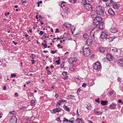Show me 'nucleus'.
<instances>
[{
    "instance_id": "nucleus-1",
    "label": "nucleus",
    "mask_w": 123,
    "mask_h": 123,
    "mask_svg": "<svg viewBox=\"0 0 123 123\" xmlns=\"http://www.w3.org/2000/svg\"><path fill=\"white\" fill-rule=\"evenodd\" d=\"M103 9L104 7L102 6H96V8L98 14L102 16H103L105 15Z\"/></svg>"
},
{
    "instance_id": "nucleus-2",
    "label": "nucleus",
    "mask_w": 123,
    "mask_h": 123,
    "mask_svg": "<svg viewBox=\"0 0 123 123\" xmlns=\"http://www.w3.org/2000/svg\"><path fill=\"white\" fill-rule=\"evenodd\" d=\"M101 67L100 63L98 62L95 63L93 65L94 71L98 72L101 69Z\"/></svg>"
},
{
    "instance_id": "nucleus-3",
    "label": "nucleus",
    "mask_w": 123,
    "mask_h": 123,
    "mask_svg": "<svg viewBox=\"0 0 123 123\" xmlns=\"http://www.w3.org/2000/svg\"><path fill=\"white\" fill-rule=\"evenodd\" d=\"M109 35L108 33L106 31H103L100 35V37L102 39L106 38Z\"/></svg>"
},
{
    "instance_id": "nucleus-4",
    "label": "nucleus",
    "mask_w": 123,
    "mask_h": 123,
    "mask_svg": "<svg viewBox=\"0 0 123 123\" xmlns=\"http://www.w3.org/2000/svg\"><path fill=\"white\" fill-rule=\"evenodd\" d=\"M91 53L89 48H87L84 50V52L83 55L85 56H88Z\"/></svg>"
},
{
    "instance_id": "nucleus-5",
    "label": "nucleus",
    "mask_w": 123,
    "mask_h": 123,
    "mask_svg": "<svg viewBox=\"0 0 123 123\" xmlns=\"http://www.w3.org/2000/svg\"><path fill=\"white\" fill-rule=\"evenodd\" d=\"M18 119L16 116H12L10 120V123H16Z\"/></svg>"
},
{
    "instance_id": "nucleus-6",
    "label": "nucleus",
    "mask_w": 123,
    "mask_h": 123,
    "mask_svg": "<svg viewBox=\"0 0 123 123\" xmlns=\"http://www.w3.org/2000/svg\"><path fill=\"white\" fill-rule=\"evenodd\" d=\"M68 62L70 64L73 63L74 62H76L77 61V59L76 57H70L68 59Z\"/></svg>"
},
{
    "instance_id": "nucleus-7",
    "label": "nucleus",
    "mask_w": 123,
    "mask_h": 123,
    "mask_svg": "<svg viewBox=\"0 0 123 123\" xmlns=\"http://www.w3.org/2000/svg\"><path fill=\"white\" fill-rule=\"evenodd\" d=\"M85 8L88 11H92V6L90 4V3L87 4L85 6Z\"/></svg>"
},
{
    "instance_id": "nucleus-8",
    "label": "nucleus",
    "mask_w": 123,
    "mask_h": 123,
    "mask_svg": "<svg viewBox=\"0 0 123 123\" xmlns=\"http://www.w3.org/2000/svg\"><path fill=\"white\" fill-rule=\"evenodd\" d=\"M67 73V72L65 71H63L62 73V75H63L62 77L64 80H67L68 78V76L66 75Z\"/></svg>"
},
{
    "instance_id": "nucleus-9",
    "label": "nucleus",
    "mask_w": 123,
    "mask_h": 123,
    "mask_svg": "<svg viewBox=\"0 0 123 123\" xmlns=\"http://www.w3.org/2000/svg\"><path fill=\"white\" fill-rule=\"evenodd\" d=\"M93 31H92L91 32L90 35L92 38H94L96 34L99 33V31H94V32Z\"/></svg>"
},
{
    "instance_id": "nucleus-10",
    "label": "nucleus",
    "mask_w": 123,
    "mask_h": 123,
    "mask_svg": "<svg viewBox=\"0 0 123 123\" xmlns=\"http://www.w3.org/2000/svg\"><path fill=\"white\" fill-rule=\"evenodd\" d=\"M62 109L61 108H56L53 109V112H51L52 113H55L57 112H59L61 111Z\"/></svg>"
},
{
    "instance_id": "nucleus-11",
    "label": "nucleus",
    "mask_w": 123,
    "mask_h": 123,
    "mask_svg": "<svg viewBox=\"0 0 123 123\" xmlns=\"http://www.w3.org/2000/svg\"><path fill=\"white\" fill-rule=\"evenodd\" d=\"M67 100L62 99L58 101L57 102V104L59 105L60 106L62 105L63 103L67 102Z\"/></svg>"
},
{
    "instance_id": "nucleus-12",
    "label": "nucleus",
    "mask_w": 123,
    "mask_h": 123,
    "mask_svg": "<svg viewBox=\"0 0 123 123\" xmlns=\"http://www.w3.org/2000/svg\"><path fill=\"white\" fill-rule=\"evenodd\" d=\"M109 31L111 33H115L118 31V30L117 28L114 27L111 28L110 29Z\"/></svg>"
},
{
    "instance_id": "nucleus-13",
    "label": "nucleus",
    "mask_w": 123,
    "mask_h": 123,
    "mask_svg": "<svg viewBox=\"0 0 123 123\" xmlns=\"http://www.w3.org/2000/svg\"><path fill=\"white\" fill-rule=\"evenodd\" d=\"M117 63L120 66H123V58H121L117 61Z\"/></svg>"
},
{
    "instance_id": "nucleus-14",
    "label": "nucleus",
    "mask_w": 123,
    "mask_h": 123,
    "mask_svg": "<svg viewBox=\"0 0 123 123\" xmlns=\"http://www.w3.org/2000/svg\"><path fill=\"white\" fill-rule=\"evenodd\" d=\"M98 14L97 12H96L94 11H92V12L91 13V16L92 18H95L97 16V14Z\"/></svg>"
},
{
    "instance_id": "nucleus-15",
    "label": "nucleus",
    "mask_w": 123,
    "mask_h": 123,
    "mask_svg": "<svg viewBox=\"0 0 123 123\" xmlns=\"http://www.w3.org/2000/svg\"><path fill=\"white\" fill-rule=\"evenodd\" d=\"M113 8L115 9H118L119 8V5L117 3H115L112 4Z\"/></svg>"
},
{
    "instance_id": "nucleus-16",
    "label": "nucleus",
    "mask_w": 123,
    "mask_h": 123,
    "mask_svg": "<svg viewBox=\"0 0 123 123\" xmlns=\"http://www.w3.org/2000/svg\"><path fill=\"white\" fill-rule=\"evenodd\" d=\"M106 58L109 61H111L113 60L112 56L109 53L107 54Z\"/></svg>"
},
{
    "instance_id": "nucleus-17",
    "label": "nucleus",
    "mask_w": 123,
    "mask_h": 123,
    "mask_svg": "<svg viewBox=\"0 0 123 123\" xmlns=\"http://www.w3.org/2000/svg\"><path fill=\"white\" fill-rule=\"evenodd\" d=\"M86 43L89 46H91L92 43V40L91 39H88L87 40L86 42Z\"/></svg>"
},
{
    "instance_id": "nucleus-18",
    "label": "nucleus",
    "mask_w": 123,
    "mask_h": 123,
    "mask_svg": "<svg viewBox=\"0 0 123 123\" xmlns=\"http://www.w3.org/2000/svg\"><path fill=\"white\" fill-rule=\"evenodd\" d=\"M117 106V104L114 103H112L110 105V107L111 109H115Z\"/></svg>"
},
{
    "instance_id": "nucleus-19",
    "label": "nucleus",
    "mask_w": 123,
    "mask_h": 123,
    "mask_svg": "<svg viewBox=\"0 0 123 123\" xmlns=\"http://www.w3.org/2000/svg\"><path fill=\"white\" fill-rule=\"evenodd\" d=\"M108 13L110 15H114L115 14V12L112 9H110L108 10Z\"/></svg>"
},
{
    "instance_id": "nucleus-20",
    "label": "nucleus",
    "mask_w": 123,
    "mask_h": 123,
    "mask_svg": "<svg viewBox=\"0 0 123 123\" xmlns=\"http://www.w3.org/2000/svg\"><path fill=\"white\" fill-rule=\"evenodd\" d=\"M105 28V24L103 22H101L99 24V29L103 30Z\"/></svg>"
},
{
    "instance_id": "nucleus-21",
    "label": "nucleus",
    "mask_w": 123,
    "mask_h": 123,
    "mask_svg": "<svg viewBox=\"0 0 123 123\" xmlns=\"http://www.w3.org/2000/svg\"><path fill=\"white\" fill-rule=\"evenodd\" d=\"M93 20H95L96 21L98 22L99 23L101 21L102 19L101 17L97 16Z\"/></svg>"
},
{
    "instance_id": "nucleus-22",
    "label": "nucleus",
    "mask_w": 123,
    "mask_h": 123,
    "mask_svg": "<svg viewBox=\"0 0 123 123\" xmlns=\"http://www.w3.org/2000/svg\"><path fill=\"white\" fill-rule=\"evenodd\" d=\"M64 25L66 28L70 27L71 26V24L68 22L65 23L64 24Z\"/></svg>"
},
{
    "instance_id": "nucleus-23",
    "label": "nucleus",
    "mask_w": 123,
    "mask_h": 123,
    "mask_svg": "<svg viewBox=\"0 0 123 123\" xmlns=\"http://www.w3.org/2000/svg\"><path fill=\"white\" fill-rule=\"evenodd\" d=\"M106 40L109 42H111L113 41V38L112 37H110L108 35L106 38Z\"/></svg>"
},
{
    "instance_id": "nucleus-24",
    "label": "nucleus",
    "mask_w": 123,
    "mask_h": 123,
    "mask_svg": "<svg viewBox=\"0 0 123 123\" xmlns=\"http://www.w3.org/2000/svg\"><path fill=\"white\" fill-rule=\"evenodd\" d=\"M76 121L77 123H84V122L81 119L78 118L76 119Z\"/></svg>"
},
{
    "instance_id": "nucleus-25",
    "label": "nucleus",
    "mask_w": 123,
    "mask_h": 123,
    "mask_svg": "<svg viewBox=\"0 0 123 123\" xmlns=\"http://www.w3.org/2000/svg\"><path fill=\"white\" fill-rule=\"evenodd\" d=\"M70 36L69 34L67 33H65L63 35L64 38H67V39H69V37Z\"/></svg>"
},
{
    "instance_id": "nucleus-26",
    "label": "nucleus",
    "mask_w": 123,
    "mask_h": 123,
    "mask_svg": "<svg viewBox=\"0 0 123 123\" xmlns=\"http://www.w3.org/2000/svg\"><path fill=\"white\" fill-rule=\"evenodd\" d=\"M105 49L106 48L105 47H101L99 48V50L100 52L104 53L105 52V51H106Z\"/></svg>"
},
{
    "instance_id": "nucleus-27",
    "label": "nucleus",
    "mask_w": 123,
    "mask_h": 123,
    "mask_svg": "<svg viewBox=\"0 0 123 123\" xmlns=\"http://www.w3.org/2000/svg\"><path fill=\"white\" fill-rule=\"evenodd\" d=\"M86 108L88 110H91L92 107L91 105L90 104H88L87 106L86 107Z\"/></svg>"
},
{
    "instance_id": "nucleus-28",
    "label": "nucleus",
    "mask_w": 123,
    "mask_h": 123,
    "mask_svg": "<svg viewBox=\"0 0 123 123\" xmlns=\"http://www.w3.org/2000/svg\"><path fill=\"white\" fill-rule=\"evenodd\" d=\"M108 102L106 101L102 100L101 102V104L102 105H105L107 104Z\"/></svg>"
},
{
    "instance_id": "nucleus-29",
    "label": "nucleus",
    "mask_w": 123,
    "mask_h": 123,
    "mask_svg": "<svg viewBox=\"0 0 123 123\" xmlns=\"http://www.w3.org/2000/svg\"><path fill=\"white\" fill-rule=\"evenodd\" d=\"M99 23L98 22L96 21L95 20H93V24L94 26H97L99 24Z\"/></svg>"
},
{
    "instance_id": "nucleus-30",
    "label": "nucleus",
    "mask_w": 123,
    "mask_h": 123,
    "mask_svg": "<svg viewBox=\"0 0 123 123\" xmlns=\"http://www.w3.org/2000/svg\"><path fill=\"white\" fill-rule=\"evenodd\" d=\"M83 37L85 40L89 38V36L86 34H84L83 35Z\"/></svg>"
},
{
    "instance_id": "nucleus-31",
    "label": "nucleus",
    "mask_w": 123,
    "mask_h": 123,
    "mask_svg": "<svg viewBox=\"0 0 123 123\" xmlns=\"http://www.w3.org/2000/svg\"><path fill=\"white\" fill-rule=\"evenodd\" d=\"M68 98L71 99H74L75 98V96L73 95H68L67 96Z\"/></svg>"
},
{
    "instance_id": "nucleus-32",
    "label": "nucleus",
    "mask_w": 123,
    "mask_h": 123,
    "mask_svg": "<svg viewBox=\"0 0 123 123\" xmlns=\"http://www.w3.org/2000/svg\"><path fill=\"white\" fill-rule=\"evenodd\" d=\"M84 48L83 47H81L80 49V53L82 55H83L84 52V50H83Z\"/></svg>"
},
{
    "instance_id": "nucleus-33",
    "label": "nucleus",
    "mask_w": 123,
    "mask_h": 123,
    "mask_svg": "<svg viewBox=\"0 0 123 123\" xmlns=\"http://www.w3.org/2000/svg\"><path fill=\"white\" fill-rule=\"evenodd\" d=\"M63 108L66 111H69L70 110L69 109V108L66 105H64L63 106Z\"/></svg>"
},
{
    "instance_id": "nucleus-34",
    "label": "nucleus",
    "mask_w": 123,
    "mask_h": 123,
    "mask_svg": "<svg viewBox=\"0 0 123 123\" xmlns=\"http://www.w3.org/2000/svg\"><path fill=\"white\" fill-rule=\"evenodd\" d=\"M96 115H101L102 114V112L100 111H96L95 112Z\"/></svg>"
},
{
    "instance_id": "nucleus-35",
    "label": "nucleus",
    "mask_w": 123,
    "mask_h": 123,
    "mask_svg": "<svg viewBox=\"0 0 123 123\" xmlns=\"http://www.w3.org/2000/svg\"><path fill=\"white\" fill-rule=\"evenodd\" d=\"M66 2L64 1H63L61 4V7L63 8V7H64L66 5Z\"/></svg>"
},
{
    "instance_id": "nucleus-36",
    "label": "nucleus",
    "mask_w": 123,
    "mask_h": 123,
    "mask_svg": "<svg viewBox=\"0 0 123 123\" xmlns=\"http://www.w3.org/2000/svg\"><path fill=\"white\" fill-rule=\"evenodd\" d=\"M99 28L97 27H94L92 30V31H99Z\"/></svg>"
},
{
    "instance_id": "nucleus-37",
    "label": "nucleus",
    "mask_w": 123,
    "mask_h": 123,
    "mask_svg": "<svg viewBox=\"0 0 123 123\" xmlns=\"http://www.w3.org/2000/svg\"><path fill=\"white\" fill-rule=\"evenodd\" d=\"M9 113L11 115H15L16 114V112L15 111H10L9 112Z\"/></svg>"
},
{
    "instance_id": "nucleus-38",
    "label": "nucleus",
    "mask_w": 123,
    "mask_h": 123,
    "mask_svg": "<svg viewBox=\"0 0 123 123\" xmlns=\"http://www.w3.org/2000/svg\"><path fill=\"white\" fill-rule=\"evenodd\" d=\"M112 51L114 52H117L118 51V50L117 49L114 48L113 49H111Z\"/></svg>"
},
{
    "instance_id": "nucleus-39",
    "label": "nucleus",
    "mask_w": 123,
    "mask_h": 123,
    "mask_svg": "<svg viewBox=\"0 0 123 123\" xmlns=\"http://www.w3.org/2000/svg\"><path fill=\"white\" fill-rule=\"evenodd\" d=\"M35 101L34 100H32L31 102V105L32 106H34L35 105Z\"/></svg>"
},
{
    "instance_id": "nucleus-40",
    "label": "nucleus",
    "mask_w": 123,
    "mask_h": 123,
    "mask_svg": "<svg viewBox=\"0 0 123 123\" xmlns=\"http://www.w3.org/2000/svg\"><path fill=\"white\" fill-rule=\"evenodd\" d=\"M69 120H68V119H66V118H63V123H65V122H69Z\"/></svg>"
},
{
    "instance_id": "nucleus-41",
    "label": "nucleus",
    "mask_w": 123,
    "mask_h": 123,
    "mask_svg": "<svg viewBox=\"0 0 123 123\" xmlns=\"http://www.w3.org/2000/svg\"><path fill=\"white\" fill-rule=\"evenodd\" d=\"M75 80L76 81H77L78 82H80L81 81V80L79 78L76 77L75 79Z\"/></svg>"
},
{
    "instance_id": "nucleus-42",
    "label": "nucleus",
    "mask_w": 123,
    "mask_h": 123,
    "mask_svg": "<svg viewBox=\"0 0 123 123\" xmlns=\"http://www.w3.org/2000/svg\"><path fill=\"white\" fill-rule=\"evenodd\" d=\"M84 3H83V2H82V3H83V4L84 5H86L87 4H89V3H87L88 2L87 1H86V0H85V1H83Z\"/></svg>"
},
{
    "instance_id": "nucleus-43",
    "label": "nucleus",
    "mask_w": 123,
    "mask_h": 123,
    "mask_svg": "<svg viewBox=\"0 0 123 123\" xmlns=\"http://www.w3.org/2000/svg\"><path fill=\"white\" fill-rule=\"evenodd\" d=\"M30 57L32 59H34L35 57V55L32 54L30 56Z\"/></svg>"
},
{
    "instance_id": "nucleus-44",
    "label": "nucleus",
    "mask_w": 123,
    "mask_h": 123,
    "mask_svg": "<svg viewBox=\"0 0 123 123\" xmlns=\"http://www.w3.org/2000/svg\"><path fill=\"white\" fill-rule=\"evenodd\" d=\"M76 1V0H69V1L71 3H74Z\"/></svg>"
},
{
    "instance_id": "nucleus-45",
    "label": "nucleus",
    "mask_w": 123,
    "mask_h": 123,
    "mask_svg": "<svg viewBox=\"0 0 123 123\" xmlns=\"http://www.w3.org/2000/svg\"><path fill=\"white\" fill-rule=\"evenodd\" d=\"M42 45L45 48H46L47 47V44H44L43 43H42Z\"/></svg>"
},
{
    "instance_id": "nucleus-46",
    "label": "nucleus",
    "mask_w": 123,
    "mask_h": 123,
    "mask_svg": "<svg viewBox=\"0 0 123 123\" xmlns=\"http://www.w3.org/2000/svg\"><path fill=\"white\" fill-rule=\"evenodd\" d=\"M115 92L114 91H111L109 93V94L111 95H112Z\"/></svg>"
},
{
    "instance_id": "nucleus-47",
    "label": "nucleus",
    "mask_w": 123,
    "mask_h": 123,
    "mask_svg": "<svg viewBox=\"0 0 123 123\" xmlns=\"http://www.w3.org/2000/svg\"><path fill=\"white\" fill-rule=\"evenodd\" d=\"M86 86V84L85 83H83L82 86V87H85Z\"/></svg>"
},
{
    "instance_id": "nucleus-48",
    "label": "nucleus",
    "mask_w": 123,
    "mask_h": 123,
    "mask_svg": "<svg viewBox=\"0 0 123 123\" xmlns=\"http://www.w3.org/2000/svg\"><path fill=\"white\" fill-rule=\"evenodd\" d=\"M99 98H98V99L97 100H95V101L96 102L98 103H100V101L99 100Z\"/></svg>"
},
{
    "instance_id": "nucleus-49",
    "label": "nucleus",
    "mask_w": 123,
    "mask_h": 123,
    "mask_svg": "<svg viewBox=\"0 0 123 123\" xmlns=\"http://www.w3.org/2000/svg\"><path fill=\"white\" fill-rule=\"evenodd\" d=\"M57 121L58 122H61V121L59 117H58L56 119Z\"/></svg>"
},
{
    "instance_id": "nucleus-50",
    "label": "nucleus",
    "mask_w": 123,
    "mask_h": 123,
    "mask_svg": "<svg viewBox=\"0 0 123 123\" xmlns=\"http://www.w3.org/2000/svg\"><path fill=\"white\" fill-rule=\"evenodd\" d=\"M64 67V64L63 63L61 64L60 65V67L61 68H63Z\"/></svg>"
},
{
    "instance_id": "nucleus-51",
    "label": "nucleus",
    "mask_w": 123,
    "mask_h": 123,
    "mask_svg": "<svg viewBox=\"0 0 123 123\" xmlns=\"http://www.w3.org/2000/svg\"><path fill=\"white\" fill-rule=\"evenodd\" d=\"M36 62L35 60H31V62L32 64H34Z\"/></svg>"
},
{
    "instance_id": "nucleus-52",
    "label": "nucleus",
    "mask_w": 123,
    "mask_h": 123,
    "mask_svg": "<svg viewBox=\"0 0 123 123\" xmlns=\"http://www.w3.org/2000/svg\"><path fill=\"white\" fill-rule=\"evenodd\" d=\"M16 76V75L14 74H11V77L12 78H13L14 77H15Z\"/></svg>"
},
{
    "instance_id": "nucleus-53",
    "label": "nucleus",
    "mask_w": 123,
    "mask_h": 123,
    "mask_svg": "<svg viewBox=\"0 0 123 123\" xmlns=\"http://www.w3.org/2000/svg\"><path fill=\"white\" fill-rule=\"evenodd\" d=\"M56 62L58 65L60 64V63L59 61H58V60H56Z\"/></svg>"
},
{
    "instance_id": "nucleus-54",
    "label": "nucleus",
    "mask_w": 123,
    "mask_h": 123,
    "mask_svg": "<svg viewBox=\"0 0 123 123\" xmlns=\"http://www.w3.org/2000/svg\"><path fill=\"white\" fill-rule=\"evenodd\" d=\"M43 34V31H40V33H39V34H40L41 35H42Z\"/></svg>"
},
{
    "instance_id": "nucleus-55",
    "label": "nucleus",
    "mask_w": 123,
    "mask_h": 123,
    "mask_svg": "<svg viewBox=\"0 0 123 123\" xmlns=\"http://www.w3.org/2000/svg\"><path fill=\"white\" fill-rule=\"evenodd\" d=\"M47 72L48 74H51V72L50 71H49L48 70H47Z\"/></svg>"
},
{
    "instance_id": "nucleus-56",
    "label": "nucleus",
    "mask_w": 123,
    "mask_h": 123,
    "mask_svg": "<svg viewBox=\"0 0 123 123\" xmlns=\"http://www.w3.org/2000/svg\"><path fill=\"white\" fill-rule=\"evenodd\" d=\"M55 33H56L57 32H59V30L57 28H56V31L55 32Z\"/></svg>"
},
{
    "instance_id": "nucleus-57",
    "label": "nucleus",
    "mask_w": 123,
    "mask_h": 123,
    "mask_svg": "<svg viewBox=\"0 0 123 123\" xmlns=\"http://www.w3.org/2000/svg\"><path fill=\"white\" fill-rule=\"evenodd\" d=\"M74 121L73 120H69V122H70L71 123H73L74 122Z\"/></svg>"
},
{
    "instance_id": "nucleus-58",
    "label": "nucleus",
    "mask_w": 123,
    "mask_h": 123,
    "mask_svg": "<svg viewBox=\"0 0 123 123\" xmlns=\"http://www.w3.org/2000/svg\"><path fill=\"white\" fill-rule=\"evenodd\" d=\"M118 102L119 103H121L123 104V102H122V101L121 100H119L118 101Z\"/></svg>"
},
{
    "instance_id": "nucleus-59",
    "label": "nucleus",
    "mask_w": 123,
    "mask_h": 123,
    "mask_svg": "<svg viewBox=\"0 0 123 123\" xmlns=\"http://www.w3.org/2000/svg\"><path fill=\"white\" fill-rule=\"evenodd\" d=\"M55 97L56 98H58V94L56 93L55 95Z\"/></svg>"
},
{
    "instance_id": "nucleus-60",
    "label": "nucleus",
    "mask_w": 123,
    "mask_h": 123,
    "mask_svg": "<svg viewBox=\"0 0 123 123\" xmlns=\"http://www.w3.org/2000/svg\"><path fill=\"white\" fill-rule=\"evenodd\" d=\"M51 53L52 54H54V53H55V51H54V50H51Z\"/></svg>"
},
{
    "instance_id": "nucleus-61",
    "label": "nucleus",
    "mask_w": 123,
    "mask_h": 123,
    "mask_svg": "<svg viewBox=\"0 0 123 123\" xmlns=\"http://www.w3.org/2000/svg\"><path fill=\"white\" fill-rule=\"evenodd\" d=\"M10 12H8L7 13H5V16H6L7 15H9L10 14Z\"/></svg>"
},
{
    "instance_id": "nucleus-62",
    "label": "nucleus",
    "mask_w": 123,
    "mask_h": 123,
    "mask_svg": "<svg viewBox=\"0 0 123 123\" xmlns=\"http://www.w3.org/2000/svg\"><path fill=\"white\" fill-rule=\"evenodd\" d=\"M81 90V89L80 88H78L77 90V92H80Z\"/></svg>"
},
{
    "instance_id": "nucleus-63",
    "label": "nucleus",
    "mask_w": 123,
    "mask_h": 123,
    "mask_svg": "<svg viewBox=\"0 0 123 123\" xmlns=\"http://www.w3.org/2000/svg\"><path fill=\"white\" fill-rule=\"evenodd\" d=\"M12 42L15 45H16L17 44V43L16 42H15L14 41H12Z\"/></svg>"
},
{
    "instance_id": "nucleus-64",
    "label": "nucleus",
    "mask_w": 123,
    "mask_h": 123,
    "mask_svg": "<svg viewBox=\"0 0 123 123\" xmlns=\"http://www.w3.org/2000/svg\"><path fill=\"white\" fill-rule=\"evenodd\" d=\"M3 90H6V86H4L3 88Z\"/></svg>"
}]
</instances>
